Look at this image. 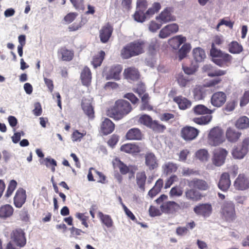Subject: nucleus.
I'll return each instance as SVG.
<instances>
[{"label":"nucleus","mask_w":249,"mask_h":249,"mask_svg":"<svg viewBox=\"0 0 249 249\" xmlns=\"http://www.w3.org/2000/svg\"><path fill=\"white\" fill-rule=\"evenodd\" d=\"M26 199V191L23 188H20L16 191L14 197V204L16 207L20 208L25 203Z\"/></svg>","instance_id":"nucleus-16"},{"label":"nucleus","mask_w":249,"mask_h":249,"mask_svg":"<svg viewBox=\"0 0 249 249\" xmlns=\"http://www.w3.org/2000/svg\"><path fill=\"white\" fill-rule=\"evenodd\" d=\"M178 31V26L176 23L168 24L164 27L160 32L159 37L165 38L171 34L176 33Z\"/></svg>","instance_id":"nucleus-17"},{"label":"nucleus","mask_w":249,"mask_h":249,"mask_svg":"<svg viewBox=\"0 0 249 249\" xmlns=\"http://www.w3.org/2000/svg\"><path fill=\"white\" fill-rule=\"evenodd\" d=\"M147 177L144 171L139 172L136 175V183L140 190L144 192Z\"/></svg>","instance_id":"nucleus-35"},{"label":"nucleus","mask_w":249,"mask_h":249,"mask_svg":"<svg viewBox=\"0 0 249 249\" xmlns=\"http://www.w3.org/2000/svg\"><path fill=\"white\" fill-rule=\"evenodd\" d=\"M199 132V130L194 127L185 126L182 128L180 135L185 141H192L196 138Z\"/></svg>","instance_id":"nucleus-9"},{"label":"nucleus","mask_w":249,"mask_h":249,"mask_svg":"<svg viewBox=\"0 0 249 249\" xmlns=\"http://www.w3.org/2000/svg\"><path fill=\"white\" fill-rule=\"evenodd\" d=\"M210 55L213 63L221 67L228 66L231 63L232 59L231 55L219 49H211Z\"/></svg>","instance_id":"nucleus-2"},{"label":"nucleus","mask_w":249,"mask_h":249,"mask_svg":"<svg viewBox=\"0 0 249 249\" xmlns=\"http://www.w3.org/2000/svg\"><path fill=\"white\" fill-rule=\"evenodd\" d=\"M185 196L188 200L196 202L201 200L203 196L199 191L192 188L186 190Z\"/></svg>","instance_id":"nucleus-23"},{"label":"nucleus","mask_w":249,"mask_h":249,"mask_svg":"<svg viewBox=\"0 0 249 249\" xmlns=\"http://www.w3.org/2000/svg\"><path fill=\"white\" fill-rule=\"evenodd\" d=\"M186 41V37L181 36H177L170 39L169 44L174 49H178L179 46Z\"/></svg>","instance_id":"nucleus-36"},{"label":"nucleus","mask_w":249,"mask_h":249,"mask_svg":"<svg viewBox=\"0 0 249 249\" xmlns=\"http://www.w3.org/2000/svg\"><path fill=\"white\" fill-rule=\"evenodd\" d=\"M124 75L127 80L135 81L140 78V73L138 70L134 67H128L125 69Z\"/></svg>","instance_id":"nucleus-27"},{"label":"nucleus","mask_w":249,"mask_h":249,"mask_svg":"<svg viewBox=\"0 0 249 249\" xmlns=\"http://www.w3.org/2000/svg\"><path fill=\"white\" fill-rule=\"evenodd\" d=\"M235 127L238 129L244 130L249 128V118L243 116L239 117L235 123Z\"/></svg>","instance_id":"nucleus-34"},{"label":"nucleus","mask_w":249,"mask_h":249,"mask_svg":"<svg viewBox=\"0 0 249 249\" xmlns=\"http://www.w3.org/2000/svg\"><path fill=\"white\" fill-rule=\"evenodd\" d=\"M135 56L139 55L144 52L145 42L138 39L129 43Z\"/></svg>","instance_id":"nucleus-25"},{"label":"nucleus","mask_w":249,"mask_h":249,"mask_svg":"<svg viewBox=\"0 0 249 249\" xmlns=\"http://www.w3.org/2000/svg\"><path fill=\"white\" fill-rule=\"evenodd\" d=\"M162 168L164 173L167 175L172 172H175L178 169L177 164L171 162L165 163L162 165Z\"/></svg>","instance_id":"nucleus-48"},{"label":"nucleus","mask_w":249,"mask_h":249,"mask_svg":"<svg viewBox=\"0 0 249 249\" xmlns=\"http://www.w3.org/2000/svg\"><path fill=\"white\" fill-rule=\"evenodd\" d=\"M212 119V116L206 115L200 117L194 118L193 119L194 122L199 125H206L209 124Z\"/></svg>","instance_id":"nucleus-47"},{"label":"nucleus","mask_w":249,"mask_h":249,"mask_svg":"<svg viewBox=\"0 0 249 249\" xmlns=\"http://www.w3.org/2000/svg\"><path fill=\"white\" fill-rule=\"evenodd\" d=\"M173 101L177 103L179 108L182 110L190 108L192 105V103L190 100L182 96L174 97Z\"/></svg>","instance_id":"nucleus-30"},{"label":"nucleus","mask_w":249,"mask_h":249,"mask_svg":"<svg viewBox=\"0 0 249 249\" xmlns=\"http://www.w3.org/2000/svg\"><path fill=\"white\" fill-rule=\"evenodd\" d=\"M73 6L78 10L85 9L84 0H70Z\"/></svg>","instance_id":"nucleus-57"},{"label":"nucleus","mask_w":249,"mask_h":249,"mask_svg":"<svg viewBox=\"0 0 249 249\" xmlns=\"http://www.w3.org/2000/svg\"><path fill=\"white\" fill-rule=\"evenodd\" d=\"M112 164L114 168H117L121 174L126 175L130 172V169L119 158H115L112 161Z\"/></svg>","instance_id":"nucleus-32"},{"label":"nucleus","mask_w":249,"mask_h":249,"mask_svg":"<svg viewBox=\"0 0 249 249\" xmlns=\"http://www.w3.org/2000/svg\"><path fill=\"white\" fill-rule=\"evenodd\" d=\"M196 157L201 161H206L209 158V154L206 149H202L198 150L196 153Z\"/></svg>","instance_id":"nucleus-52"},{"label":"nucleus","mask_w":249,"mask_h":249,"mask_svg":"<svg viewBox=\"0 0 249 249\" xmlns=\"http://www.w3.org/2000/svg\"><path fill=\"white\" fill-rule=\"evenodd\" d=\"M152 121V118L149 115L143 114L140 117L138 122L140 124L149 127Z\"/></svg>","instance_id":"nucleus-51"},{"label":"nucleus","mask_w":249,"mask_h":249,"mask_svg":"<svg viewBox=\"0 0 249 249\" xmlns=\"http://www.w3.org/2000/svg\"><path fill=\"white\" fill-rule=\"evenodd\" d=\"M132 109L131 105L128 101L119 100L115 102L112 107L107 110V115L115 120H119L130 112Z\"/></svg>","instance_id":"nucleus-1"},{"label":"nucleus","mask_w":249,"mask_h":249,"mask_svg":"<svg viewBox=\"0 0 249 249\" xmlns=\"http://www.w3.org/2000/svg\"><path fill=\"white\" fill-rule=\"evenodd\" d=\"M242 136L241 132L232 127H228L226 131V137L231 143H236Z\"/></svg>","instance_id":"nucleus-19"},{"label":"nucleus","mask_w":249,"mask_h":249,"mask_svg":"<svg viewBox=\"0 0 249 249\" xmlns=\"http://www.w3.org/2000/svg\"><path fill=\"white\" fill-rule=\"evenodd\" d=\"M11 239L13 243L19 248L24 247L26 244L25 233L21 229H16L11 233Z\"/></svg>","instance_id":"nucleus-6"},{"label":"nucleus","mask_w":249,"mask_h":249,"mask_svg":"<svg viewBox=\"0 0 249 249\" xmlns=\"http://www.w3.org/2000/svg\"><path fill=\"white\" fill-rule=\"evenodd\" d=\"M91 100L90 98L83 97L82 100L81 107L84 113L89 118L94 117L93 107L91 105Z\"/></svg>","instance_id":"nucleus-15"},{"label":"nucleus","mask_w":249,"mask_h":249,"mask_svg":"<svg viewBox=\"0 0 249 249\" xmlns=\"http://www.w3.org/2000/svg\"><path fill=\"white\" fill-rule=\"evenodd\" d=\"M161 8L160 3H154L152 7L149 8L145 13V15L147 16H150L154 15L155 13L158 12Z\"/></svg>","instance_id":"nucleus-54"},{"label":"nucleus","mask_w":249,"mask_h":249,"mask_svg":"<svg viewBox=\"0 0 249 249\" xmlns=\"http://www.w3.org/2000/svg\"><path fill=\"white\" fill-rule=\"evenodd\" d=\"M149 128L152 129L154 131L160 133L163 132L166 129V126L162 124H160L158 121L153 120Z\"/></svg>","instance_id":"nucleus-49"},{"label":"nucleus","mask_w":249,"mask_h":249,"mask_svg":"<svg viewBox=\"0 0 249 249\" xmlns=\"http://www.w3.org/2000/svg\"><path fill=\"white\" fill-rule=\"evenodd\" d=\"M80 78L84 85L88 86L90 85L91 80V72L87 66H85L82 70Z\"/></svg>","instance_id":"nucleus-33"},{"label":"nucleus","mask_w":249,"mask_h":249,"mask_svg":"<svg viewBox=\"0 0 249 249\" xmlns=\"http://www.w3.org/2000/svg\"><path fill=\"white\" fill-rule=\"evenodd\" d=\"M234 23L230 20H226L225 18L221 19L219 22L217 24L216 29L217 31H219V29L220 26L225 25V26L229 27L231 29H232Z\"/></svg>","instance_id":"nucleus-61"},{"label":"nucleus","mask_w":249,"mask_h":249,"mask_svg":"<svg viewBox=\"0 0 249 249\" xmlns=\"http://www.w3.org/2000/svg\"><path fill=\"white\" fill-rule=\"evenodd\" d=\"M44 163L47 167H49L50 166H52V171L53 172H55V167L57 165V162L54 159L46 158L44 160Z\"/></svg>","instance_id":"nucleus-59"},{"label":"nucleus","mask_w":249,"mask_h":249,"mask_svg":"<svg viewBox=\"0 0 249 249\" xmlns=\"http://www.w3.org/2000/svg\"><path fill=\"white\" fill-rule=\"evenodd\" d=\"M228 154V151L221 148L215 150L213 154V163L216 166H220L224 162L225 158Z\"/></svg>","instance_id":"nucleus-14"},{"label":"nucleus","mask_w":249,"mask_h":249,"mask_svg":"<svg viewBox=\"0 0 249 249\" xmlns=\"http://www.w3.org/2000/svg\"><path fill=\"white\" fill-rule=\"evenodd\" d=\"M249 103V90H245L240 100V107H244Z\"/></svg>","instance_id":"nucleus-60"},{"label":"nucleus","mask_w":249,"mask_h":249,"mask_svg":"<svg viewBox=\"0 0 249 249\" xmlns=\"http://www.w3.org/2000/svg\"><path fill=\"white\" fill-rule=\"evenodd\" d=\"M243 50V47L237 41H233L231 42L228 45V51L233 54H238L241 53Z\"/></svg>","instance_id":"nucleus-43"},{"label":"nucleus","mask_w":249,"mask_h":249,"mask_svg":"<svg viewBox=\"0 0 249 249\" xmlns=\"http://www.w3.org/2000/svg\"><path fill=\"white\" fill-rule=\"evenodd\" d=\"M57 54L58 57L65 61H70L74 57V51L67 49L66 47L59 48Z\"/></svg>","instance_id":"nucleus-24"},{"label":"nucleus","mask_w":249,"mask_h":249,"mask_svg":"<svg viewBox=\"0 0 249 249\" xmlns=\"http://www.w3.org/2000/svg\"><path fill=\"white\" fill-rule=\"evenodd\" d=\"M193 110L196 115L211 114L213 112L203 105H197L194 107Z\"/></svg>","instance_id":"nucleus-39"},{"label":"nucleus","mask_w":249,"mask_h":249,"mask_svg":"<svg viewBox=\"0 0 249 249\" xmlns=\"http://www.w3.org/2000/svg\"><path fill=\"white\" fill-rule=\"evenodd\" d=\"M179 205L175 201H169L160 207L162 212L166 213H174L179 210Z\"/></svg>","instance_id":"nucleus-20"},{"label":"nucleus","mask_w":249,"mask_h":249,"mask_svg":"<svg viewBox=\"0 0 249 249\" xmlns=\"http://www.w3.org/2000/svg\"><path fill=\"white\" fill-rule=\"evenodd\" d=\"M123 70V67L121 65L116 64L112 66L108 71L106 79L107 80L113 79L116 80L120 79V74Z\"/></svg>","instance_id":"nucleus-18"},{"label":"nucleus","mask_w":249,"mask_h":249,"mask_svg":"<svg viewBox=\"0 0 249 249\" xmlns=\"http://www.w3.org/2000/svg\"><path fill=\"white\" fill-rule=\"evenodd\" d=\"M115 129V124L109 119L105 118L101 124V131L105 135L111 134Z\"/></svg>","instance_id":"nucleus-26"},{"label":"nucleus","mask_w":249,"mask_h":249,"mask_svg":"<svg viewBox=\"0 0 249 249\" xmlns=\"http://www.w3.org/2000/svg\"><path fill=\"white\" fill-rule=\"evenodd\" d=\"M120 150L121 151L128 154L139 153L141 151V147L134 143L124 144L121 146Z\"/></svg>","instance_id":"nucleus-29"},{"label":"nucleus","mask_w":249,"mask_h":249,"mask_svg":"<svg viewBox=\"0 0 249 249\" xmlns=\"http://www.w3.org/2000/svg\"><path fill=\"white\" fill-rule=\"evenodd\" d=\"M237 104V101L236 99L230 100L226 104L224 110L226 112L232 111L235 109Z\"/></svg>","instance_id":"nucleus-58"},{"label":"nucleus","mask_w":249,"mask_h":249,"mask_svg":"<svg viewBox=\"0 0 249 249\" xmlns=\"http://www.w3.org/2000/svg\"><path fill=\"white\" fill-rule=\"evenodd\" d=\"M142 105L141 110H147L149 111L153 110V107L149 103V97L148 93H145L141 97Z\"/></svg>","instance_id":"nucleus-45"},{"label":"nucleus","mask_w":249,"mask_h":249,"mask_svg":"<svg viewBox=\"0 0 249 249\" xmlns=\"http://www.w3.org/2000/svg\"><path fill=\"white\" fill-rule=\"evenodd\" d=\"M78 16L76 12H71L67 14L64 18V20L67 23H71L73 22Z\"/></svg>","instance_id":"nucleus-62"},{"label":"nucleus","mask_w":249,"mask_h":249,"mask_svg":"<svg viewBox=\"0 0 249 249\" xmlns=\"http://www.w3.org/2000/svg\"><path fill=\"white\" fill-rule=\"evenodd\" d=\"M191 49L190 44H184L178 51V59L181 61L187 56L188 53H189Z\"/></svg>","instance_id":"nucleus-46"},{"label":"nucleus","mask_w":249,"mask_h":249,"mask_svg":"<svg viewBox=\"0 0 249 249\" xmlns=\"http://www.w3.org/2000/svg\"><path fill=\"white\" fill-rule=\"evenodd\" d=\"M133 91L138 94L139 96L142 97L145 91V88L144 84L142 83L138 84L136 87L133 89Z\"/></svg>","instance_id":"nucleus-63"},{"label":"nucleus","mask_w":249,"mask_h":249,"mask_svg":"<svg viewBox=\"0 0 249 249\" xmlns=\"http://www.w3.org/2000/svg\"><path fill=\"white\" fill-rule=\"evenodd\" d=\"M176 78L178 84L181 87H185L190 81L189 79L185 78L182 73L177 74Z\"/></svg>","instance_id":"nucleus-53"},{"label":"nucleus","mask_w":249,"mask_h":249,"mask_svg":"<svg viewBox=\"0 0 249 249\" xmlns=\"http://www.w3.org/2000/svg\"><path fill=\"white\" fill-rule=\"evenodd\" d=\"M205 88L203 85L202 86H198L194 89L193 93L195 99L201 100L205 96L206 94Z\"/></svg>","instance_id":"nucleus-42"},{"label":"nucleus","mask_w":249,"mask_h":249,"mask_svg":"<svg viewBox=\"0 0 249 249\" xmlns=\"http://www.w3.org/2000/svg\"><path fill=\"white\" fill-rule=\"evenodd\" d=\"M223 42L224 39L222 36H215L213 38L211 49H217L215 46H220L223 44Z\"/></svg>","instance_id":"nucleus-55"},{"label":"nucleus","mask_w":249,"mask_h":249,"mask_svg":"<svg viewBox=\"0 0 249 249\" xmlns=\"http://www.w3.org/2000/svg\"><path fill=\"white\" fill-rule=\"evenodd\" d=\"M203 69L204 71L207 73V75L210 77L215 76H220L226 74L227 71L222 70H213V67L210 65H206L204 66Z\"/></svg>","instance_id":"nucleus-31"},{"label":"nucleus","mask_w":249,"mask_h":249,"mask_svg":"<svg viewBox=\"0 0 249 249\" xmlns=\"http://www.w3.org/2000/svg\"><path fill=\"white\" fill-rule=\"evenodd\" d=\"M172 9L170 7H166L160 14L156 17V19L162 23H167L171 21H175L176 18L172 15Z\"/></svg>","instance_id":"nucleus-21"},{"label":"nucleus","mask_w":249,"mask_h":249,"mask_svg":"<svg viewBox=\"0 0 249 249\" xmlns=\"http://www.w3.org/2000/svg\"><path fill=\"white\" fill-rule=\"evenodd\" d=\"M105 53L103 51H101L98 54L94 55L91 61V64L94 68L100 66L105 58Z\"/></svg>","instance_id":"nucleus-44"},{"label":"nucleus","mask_w":249,"mask_h":249,"mask_svg":"<svg viewBox=\"0 0 249 249\" xmlns=\"http://www.w3.org/2000/svg\"><path fill=\"white\" fill-rule=\"evenodd\" d=\"M249 151V137L244 138L240 144L234 146L232 149L231 154L236 159H242Z\"/></svg>","instance_id":"nucleus-5"},{"label":"nucleus","mask_w":249,"mask_h":249,"mask_svg":"<svg viewBox=\"0 0 249 249\" xmlns=\"http://www.w3.org/2000/svg\"><path fill=\"white\" fill-rule=\"evenodd\" d=\"M113 31V26L109 23H107L102 27L99 30V37L100 41L103 43H107Z\"/></svg>","instance_id":"nucleus-10"},{"label":"nucleus","mask_w":249,"mask_h":249,"mask_svg":"<svg viewBox=\"0 0 249 249\" xmlns=\"http://www.w3.org/2000/svg\"><path fill=\"white\" fill-rule=\"evenodd\" d=\"M121 56L124 59H128L132 57L136 56L129 43L126 44L121 50Z\"/></svg>","instance_id":"nucleus-37"},{"label":"nucleus","mask_w":249,"mask_h":249,"mask_svg":"<svg viewBox=\"0 0 249 249\" xmlns=\"http://www.w3.org/2000/svg\"><path fill=\"white\" fill-rule=\"evenodd\" d=\"M222 80L220 78H216L210 80V81L206 82L204 84V87L206 88H211L214 87L216 85L219 84Z\"/></svg>","instance_id":"nucleus-64"},{"label":"nucleus","mask_w":249,"mask_h":249,"mask_svg":"<svg viewBox=\"0 0 249 249\" xmlns=\"http://www.w3.org/2000/svg\"><path fill=\"white\" fill-rule=\"evenodd\" d=\"M231 184V182L229 174L226 172L222 173L218 183L219 189L222 191L226 192L228 190Z\"/></svg>","instance_id":"nucleus-22"},{"label":"nucleus","mask_w":249,"mask_h":249,"mask_svg":"<svg viewBox=\"0 0 249 249\" xmlns=\"http://www.w3.org/2000/svg\"><path fill=\"white\" fill-rule=\"evenodd\" d=\"M145 165L150 170L157 169L159 166V160L155 154L151 151H148L144 154Z\"/></svg>","instance_id":"nucleus-8"},{"label":"nucleus","mask_w":249,"mask_h":249,"mask_svg":"<svg viewBox=\"0 0 249 249\" xmlns=\"http://www.w3.org/2000/svg\"><path fill=\"white\" fill-rule=\"evenodd\" d=\"M209 143L212 146H217L225 141L223 130L219 127H214L211 129L208 136Z\"/></svg>","instance_id":"nucleus-4"},{"label":"nucleus","mask_w":249,"mask_h":249,"mask_svg":"<svg viewBox=\"0 0 249 249\" xmlns=\"http://www.w3.org/2000/svg\"><path fill=\"white\" fill-rule=\"evenodd\" d=\"M187 183L190 188H194L198 191H205L210 189V183L198 178L187 179Z\"/></svg>","instance_id":"nucleus-7"},{"label":"nucleus","mask_w":249,"mask_h":249,"mask_svg":"<svg viewBox=\"0 0 249 249\" xmlns=\"http://www.w3.org/2000/svg\"><path fill=\"white\" fill-rule=\"evenodd\" d=\"M221 213L226 221H234L236 218V214L234 203L231 201L224 202L221 206Z\"/></svg>","instance_id":"nucleus-3"},{"label":"nucleus","mask_w":249,"mask_h":249,"mask_svg":"<svg viewBox=\"0 0 249 249\" xmlns=\"http://www.w3.org/2000/svg\"><path fill=\"white\" fill-rule=\"evenodd\" d=\"M17 186V182L15 180H11L8 186L7 189L4 195V197L9 198L13 194V192L16 188Z\"/></svg>","instance_id":"nucleus-50"},{"label":"nucleus","mask_w":249,"mask_h":249,"mask_svg":"<svg viewBox=\"0 0 249 249\" xmlns=\"http://www.w3.org/2000/svg\"><path fill=\"white\" fill-rule=\"evenodd\" d=\"M236 190H245L249 188V178L244 174H239L233 183Z\"/></svg>","instance_id":"nucleus-12"},{"label":"nucleus","mask_w":249,"mask_h":249,"mask_svg":"<svg viewBox=\"0 0 249 249\" xmlns=\"http://www.w3.org/2000/svg\"><path fill=\"white\" fill-rule=\"evenodd\" d=\"M193 53L194 58L196 62H202L206 57L205 52L201 48H195L193 50Z\"/></svg>","instance_id":"nucleus-41"},{"label":"nucleus","mask_w":249,"mask_h":249,"mask_svg":"<svg viewBox=\"0 0 249 249\" xmlns=\"http://www.w3.org/2000/svg\"><path fill=\"white\" fill-rule=\"evenodd\" d=\"M227 100L226 94L223 91H217L214 93L211 98V104L216 107L223 106Z\"/></svg>","instance_id":"nucleus-11"},{"label":"nucleus","mask_w":249,"mask_h":249,"mask_svg":"<svg viewBox=\"0 0 249 249\" xmlns=\"http://www.w3.org/2000/svg\"><path fill=\"white\" fill-rule=\"evenodd\" d=\"M14 212L13 207L9 205L6 204L2 206L0 208V217L2 218H6L11 216Z\"/></svg>","instance_id":"nucleus-38"},{"label":"nucleus","mask_w":249,"mask_h":249,"mask_svg":"<svg viewBox=\"0 0 249 249\" xmlns=\"http://www.w3.org/2000/svg\"><path fill=\"white\" fill-rule=\"evenodd\" d=\"M213 208L210 204H200L194 208V212L198 215L209 217L212 213Z\"/></svg>","instance_id":"nucleus-13"},{"label":"nucleus","mask_w":249,"mask_h":249,"mask_svg":"<svg viewBox=\"0 0 249 249\" xmlns=\"http://www.w3.org/2000/svg\"><path fill=\"white\" fill-rule=\"evenodd\" d=\"M98 216L102 223L107 228H111L113 226V222L110 215L104 214L102 212H99Z\"/></svg>","instance_id":"nucleus-40"},{"label":"nucleus","mask_w":249,"mask_h":249,"mask_svg":"<svg viewBox=\"0 0 249 249\" xmlns=\"http://www.w3.org/2000/svg\"><path fill=\"white\" fill-rule=\"evenodd\" d=\"M125 137L126 139L128 140L139 141L142 139V134L140 129L138 128H132L128 130Z\"/></svg>","instance_id":"nucleus-28"},{"label":"nucleus","mask_w":249,"mask_h":249,"mask_svg":"<svg viewBox=\"0 0 249 249\" xmlns=\"http://www.w3.org/2000/svg\"><path fill=\"white\" fill-rule=\"evenodd\" d=\"M134 19L140 22H143L146 18V15L144 12L141 11L136 9V11L134 15Z\"/></svg>","instance_id":"nucleus-56"}]
</instances>
